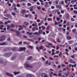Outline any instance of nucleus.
I'll use <instances>...</instances> for the list:
<instances>
[{
    "label": "nucleus",
    "instance_id": "nucleus-1",
    "mask_svg": "<svg viewBox=\"0 0 77 77\" xmlns=\"http://www.w3.org/2000/svg\"><path fill=\"white\" fill-rule=\"evenodd\" d=\"M6 36L5 35H2L0 37V41H3L5 39Z\"/></svg>",
    "mask_w": 77,
    "mask_h": 77
},
{
    "label": "nucleus",
    "instance_id": "nucleus-2",
    "mask_svg": "<svg viewBox=\"0 0 77 77\" xmlns=\"http://www.w3.org/2000/svg\"><path fill=\"white\" fill-rule=\"evenodd\" d=\"M25 66L26 68H32L33 66H30L27 63H26L24 65Z\"/></svg>",
    "mask_w": 77,
    "mask_h": 77
},
{
    "label": "nucleus",
    "instance_id": "nucleus-3",
    "mask_svg": "<svg viewBox=\"0 0 77 77\" xmlns=\"http://www.w3.org/2000/svg\"><path fill=\"white\" fill-rule=\"evenodd\" d=\"M43 48H44V46H42L40 47H39V48L38 47H37V48H36V49H37V50H38V51L39 52V51H40L39 50H42V49H43Z\"/></svg>",
    "mask_w": 77,
    "mask_h": 77
},
{
    "label": "nucleus",
    "instance_id": "nucleus-4",
    "mask_svg": "<svg viewBox=\"0 0 77 77\" xmlns=\"http://www.w3.org/2000/svg\"><path fill=\"white\" fill-rule=\"evenodd\" d=\"M16 35L18 36H21L20 32L19 31H16Z\"/></svg>",
    "mask_w": 77,
    "mask_h": 77
},
{
    "label": "nucleus",
    "instance_id": "nucleus-5",
    "mask_svg": "<svg viewBox=\"0 0 77 77\" xmlns=\"http://www.w3.org/2000/svg\"><path fill=\"white\" fill-rule=\"evenodd\" d=\"M25 17H30L31 18V17H33V16L31 14H26L25 15Z\"/></svg>",
    "mask_w": 77,
    "mask_h": 77
},
{
    "label": "nucleus",
    "instance_id": "nucleus-6",
    "mask_svg": "<svg viewBox=\"0 0 77 77\" xmlns=\"http://www.w3.org/2000/svg\"><path fill=\"white\" fill-rule=\"evenodd\" d=\"M6 74L7 75H8V76H10V77H14V75H13L10 74L8 72H6Z\"/></svg>",
    "mask_w": 77,
    "mask_h": 77
},
{
    "label": "nucleus",
    "instance_id": "nucleus-7",
    "mask_svg": "<svg viewBox=\"0 0 77 77\" xmlns=\"http://www.w3.org/2000/svg\"><path fill=\"white\" fill-rule=\"evenodd\" d=\"M11 53H6L5 54L4 56H5V57H8V56H10V55H11Z\"/></svg>",
    "mask_w": 77,
    "mask_h": 77
},
{
    "label": "nucleus",
    "instance_id": "nucleus-8",
    "mask_svg": "<svg viewBox=\"0 0 77 77\" xmlns=\"http://www.w3.org/2000/svg\"><path fill=\"white\" fill-rule=\"evenodd\" d=\"M42 77H48V76H47V75L45 73H42Z\"/></svg>",
    "mask_w": 77,
    "mask_h": 77
},
{
    "label": "nucleus",
    "instance_id": "nucleus-9",
    "mask_svg": "<svg viewBox=\"0 0 77 77\" xmlns=\"http://www.w3.org/2000/svg\"><path fill=\"white\" fill-rule=\"evenodd\" d=\"M18 26L19 27V28H20L19 29V31L21 29L23 30V26H21L19 25H18Z\"/></svg>",
    "mask_w": 77,
    "mask_h": 77
},
{
    "label": "nucleus",
    "instance_id": "nucleus-10",
    "mask_svg": "<svg viewBox=\"0 0 77 77\" xmlns=\"http://www.w3.org/2000/svg\"><path fill=\"white\" fill-rule=\"evenodd\" d=\"M27 33L29 36H31V35H32V34H33V32H27Z\"/></svg>",
    "mask_w": 77,
    "mask_h": 77
},
{
    "label": "nucleus",
    "instance_id": "nucleus-11",
    "mask_svg": "<svg viewBox=\"0 0 77 77\" xmlns=\"http://www.w3.org/2000/svg\"><path fill=\"white\" fill-rule=\"evenodd\" d=\"M25 50H26V48H20V51H23V50L24 51H25Z\"/></svg>",
    "mask_w": 77,
    "mask_h": 77
},
{
    "label": "nucleus",
    "instance_id": "nucleus-12",
    "mask_svg": "<svg viewBox=\"0 0 77 77\" xmlns=\"http://www.w3.org/2000/svg\"><path fill=\"white\" fill-rule=\"evenodd\" d=\"M65 17L66 19H68L69 17V14L67 13L66 14Z\"/></svg>",
    "mask_w": 77,
    "mask_h": 77
},
{
    "label": "nucleus",
    "instance_id": "nucleus-13",
    "mask_svg": "<svg viewBox=\"0 0 77 77\" xmlns=\"http://www.w3.org/2000/svg\"><path fill=\"white\" fill-rule=\"evenodd\" d=\"M6 45V43L5 42L0 43V45Z\"/></svg>",
    "mask_w": 77,
    "mask_h": 77
},
{
    "label": "nucleus",
    "instance_id": "nucleus-14",
    "mask_svg": "<svg viewBox=\"0 0 77 77\" xmlns=\"http://www.w3.org/2000/svg\"><path fill=\"white\" fill-rule=\"evenodd\" d=\"M14 74L15 75H17V74H20V72H13Z\"/></svg>",
    "mask_w": 77,
    "mask_h": 77
},
{
    "label": "nucleus",
    "instance_id": "nucleus-15",
    "mask_svg": "<svg viewBox=\"0 0 77 77\" xmlns=\"http://www.w3.org/2000/svg\"><path fill=\"white\" fill-rule=\"evenodd\" d=\"M43 32V31H42V30H40L38 31V34L39 35V34H42V33Z\"/></svg>",
    "mask_w": 77,
    "mask_h": 77
},
{
    "label": "nucleus",
    "instance_id": "nucleus-16",
    "mask_svg": "<svg viewBox=\"0 0 77 77\" xmlns=\"http://www.w3.org/2000/svg\"><path fill=\"white\" fill-rule=\"evenodd\" d=\"M33 6H32L30 7L29 9L30 11H31V12H32V11H33Z\"/></svg>",
    "mask_w": 77,
    "mask_h": 77
},
{
    "label": "nucleus",
    "instance_id": "nucleus-17",
    "mask_svg": "<svg viewBox=\"0 0 77 77\" xmlns=\"http://www.w3.org/2000/svg\"><path fill=\"white\" fill-rule=\"evenodd\" d=\"M26 13V11L24 10H22V13L24 15L25 14V13Z\"/></svg>",
    "mask_w": 77,
    "mask_h": 77
},
{
    "label": "nucleus",
    "instance_id": "nucleus-18",
    "mask_svg": "<svg viewBox=\"0 0 77 77\" xmlns=\"http://www.w3.org/2000/svg\"><path fill=\"white\" fill-rule=\"evenodd\" d=\"M77 2V0H75L74 1H72L71 2L72 4H74V3L75 2Z\"/></svg>",
    "mask_w": 77,
    "mask_h": 77
},
{
    "label": "nucleus",
    "instance_id": "nucleus-19",
    "mask_svg": "<svg viewBox=\"0 0 77 77\" xmlns=\"http://www.w3.org/2000/svg\"><path fill=\"white\" fill-rule=\"evenodd\" d=\"M33 34L34 35H39V33H38L37 32L33 33Z\"/></svg>",
    "mask_w": 77,
    "mask_h": 77
},
{
    "label": "nucleus",
    "instance_id": "nucleus-20",
    "mask_svg": "<svg viewBox=\"0 0 77 77\" xmlns=\"http://www.w3.org/2000/svg\"><path fill=\"white\" fill-rule=\"evenodd\" d=\"M32 75L30 74H28L26 75V77H32Z\"/></svg>",
    "mask_w": 77,
    "mask_h": 77
},
{
    "label": "nucleus",
    "instance_id": "nucleus-21",
    "mask_svg": "<svg viewBox=\"0 0 77 77\" xmlns=\"http://www.w3.org/2000/svg\"><path fill=\"white\" fill-rule=\"evenodd\" d=\"M67 39H69V40L71 39V36L69 35L67 37Z\"/></svg>",
    "mask_w": 77,
    "mask_h": 77
},
{
    "label": "nucleus",
    "instance_id": "nucleus-22",
    "mask_svg": "<svg viewBox=\"0 0 77 77\" xmlns=\"http://www.w3.org/2000/svg\"><path fill=\"white\" fill-rule=\"evenodd\" d=\"M24 24L25 25H26V26H28V23H27L26 22H25L24 23Z\"/></svg>",
    "mask_w": 77,
    "mask_h": 77
},
{
    "label": "nucleus",
    "instance_id": "nucleus-23",
    "mask_svg": "<svg viewBox=\"0 0 77 77\" xmlns=\"http://www.w3.org/2000/svg\"><path fill=\"white\" fill-rule=\"evenodd\" d=\"M32 57L31 56H29L28 58H27V60H31Z\"/></svg>",
    "mask_w": 77,
    "mask_h": 77
},
{
    "label": "nucleus",
    "instance_id": "nucleus-24",
    "mask_svg": "<svg viewBox=\"0 0 77 77\" xmlns=\"http://www.w3.org/2000/svg\"><path fill=\"white\" fill-rule=\"evenodd\" d=\"M48 46L50 45V46H51H51H53V45L51 43H49L48 44Z\"/></svg>",
    "mask_w": 77,
    "mask_h": 77
},
{
    "label": "nucleus",
    "instance_id": "nucleus-25",
    "mask_svg": "<svg viewBox=\"0 0 77 77\" xmlns=\"http://www.w3.org/2000/svg\"><path fill=\"white\" fill-rule=\"evenodd\" d=\"M0 29H1V30H3V28H3L4 27L3 25H1L0 26Z\"/></svg>",
    "mask_w": 77,
    "mask_h": 77
},
{
    "label": "nucleus",
    "instance_id": "nucleus-26",
    "mask_svg": "<svg viewBox=\"0 0 77 77\" xmlns=\"http://www.w3.org/2000/svg\"><path fill=\"white\" fill-rule=\"evenodd\" d=\"M62 52H60V53L59 54V56L60 57H62Z\"/></svg>",
    "mask_w": 77,
    "mask_h": 77
},
{
    "label": "nucleus",
    "instance_id": "nucleus-27",
    "mask_svg": "<svg viewBox=\"0 0 77 77\" xmlns=\"http://www.w3.org/2000/svg\"><path fill=\"white\" fill-rule=\"evenodd\" d=\"M57 42H60V40L59 39V38H58L57 39Z\"/></svg>",
    "mask_w": 77,
    "mask_h": 77
},
{
    "label": "nucleus",
    "instance_id": "nucleus-28",
    "mask_svg": "<svg viewBox=\"0 0 77 77\" xmlns=\"http://www.w3.org/2000/svg\"><path fill=\"white\" fill-rule=\"evenodd\" d=\"M43 23V22H42L41 23H38V26H41V24H42Z\"/></svg>",
    "mask_w": 77,
    "mask_h": 77
},
{
    "label": "nucleus",
    "instance_id": "nucleus-29",
    "mask_svg": "<svg viewBox=\"0 0 77 77\" xmlns=\"http://www.w3.org/2000/svg\"><path fill=\"white\" fill-rule=\"evenodd\" d=\"M58 76H60V77H62V74H61V73H58Z\"/></svg>",
    "mask_w": 77,
    "mask_h": 77
},
{
    "label": "nucleus",
    "instance_id": "nucleus-30",
    "mask_svg": "<svg viewBox=\"0 0 77 77\" xmlns=\"http://www.w3.org/2000/svg\"><path fill=\"white\" fill-rule=\"evenodd\" d=\"M10 27H11V26L9 25L7 26V30H9V28H10Z\"/></svg>",
    "mask_w": 77,
    "mask_h": 77
},
{
    "label": "nucleus",
    "instance_id": "nucleus-31",
    "mask_svg": "<svg viewBox=\"0 0 77 77\" xmlns=\"http://www.w3.org/2000/svg\"><path fill=\"white\" fill-rule=\"evenodd\" d=\"M11 26L13 28L15 27V25L13 24H11Z\"/></svg>",
    "mask_w": 77,
    "mask_h": 77
},
{
    "label": "nucleus",
    "instance_id": "nucleus-32",
    "mask_svg": "<svg viewBox=\"0 0 77 77\" xmlns=\"http://www.w3.org/2000/svg\"><path fill=\"white\" fill-rule=\"evenodd\" d=\"M28 47H29V48H31V49H33V47H32V46H28Z\"/></svg>",
    "mask_w": 77,
    "mask_h": 77
},
{
    "label": "nucleus",
    "instance_id": "nucleus-33",
    "mask_svg": "<svg viewBox=\"0 0 77 77\" xmlns=\"http://www.w3.org/2000/svg\"><path fill=\"white\" fill-rule=\"evenodd\" d=\"M55 21V25H57L58 24V23L56 22V21L54 20Z\"/></svg>",
    "mask_w": 77,
    "mask_h": 77
},
{
    "label": "nucleus",
    "instance_id": "nucleus-34",
    "mask_svg": "<svg viewBox=\"0 0 77 77\" xmlns=\"http://www.w3.org/2000/svg\"><path fill=\"white\" fill-rule=\"evenodd\" d=\"M53 75L54 76H56V77H57V74H56L55 73H54Z\"/></svg>",
    "mask_w": 77,
    "mask_h": 77
},
{
    "label": "nucleus",
    "instance_id": "nucleus-35",
    "mask_svg": "<svg viewBox=\"0 0 77 77\" xmlns=\"http://www.w3.org/2000/svg\"><path fill=\"white\" fill-rule=\"evenodd\" d=\"M72 68H74V67H75L76 66V64H75V65H72Z\"/></svg>",
    "mask_w": 77,
    "mask_h": 77
},
{
    "label": "nucleus",
    "instance_id": "nucleus-36",
    "mask_svg": "<svg viewBox=\"0 0 77 77\" xmlns=\"http://www.w3.org/2000/svg\"><path fill=\"white\" fill-rule=\"evenodd\" d=\"M0 24L1 25H3V24H4V23H3V22L1 21L0 22Z\"/></svg>",
    "mask_w": 77,
    "mask_h": 77
},
{
    "label": "nucleus",
    "instance_id": "nucleus-37",
    "mask_svg": "<svg viewBox=\"0 0 77 77\" xmlns=\"http://www.w3.org/2000/svg\"><path fill=\"white\" fill-rule=\"evenodd\" d=\"M16 58V57H13L11 59L12 60H14V59H15Z\"/></svg>",
    "mask_w": 77,
    "mask_h": 77
},
{
    "label": "nucleus",
    "instance_id": "nucleus-38",
    "mask_svg": "<svg viewBox=\"0 0 77 77\" xmlns=\"http://www.w3.org/2000/svg\"><path fill=\"white\" fill-rule=\"evenodd\" d=\"M74 13L76 14H77V11H75V10L73 11Z\"/></svg>",
    "mask_w": 77,
    "mask_h": 77
},
{
    "label": "nucleus",
    "instance_id": "nucleus-39",
    "mask_svg": "<svg viewBox=\"0 0 77 77\" xmlns=\"http://www.w3.org/2000/svg\"><path fill=\"white\" fill-rule=\"evenodd\" d=\"M72 32H73L74 33H75V32H76V30H75V29H73L72 30Z\"/></svg>",
    "mask_w": 77,
    "mask_h": 77
},
{
    "label": "nucleus",
    "instance_id": "nucleus-40",
    "mask_svg": "<svg viewBox=\"0 0 77 77\" xmlns=\"http://www.w3.org/2000/svg\"><path fill=\"white\" fill-rule=\"evenodd\" d=\"M56 7L57 8H61V7H60V6H59V5H57L56 6Z\"/></svg>",
    "mask_w": 77,
    "mask_h": 77
},
{
    "label": "nucleus",
    "instance_id": "nucleus-41",
    "mask_svg": "<svg viewBox=\"0 0 77 77\" xmlns=\"http://www.w3.org/2000/svg\"><path fill=\"white\" fill-rule=\"evenodd\" d=\"M27 5L28 6H31V4L30 3H28L27 4Z\"/></svg>",
    "mask_w": 77,
    "mask_h": 77
},
{
    "label": "nucleus",
    "instance_id": "nucleus-42",
    "mask_svg": "<svg viewBox=\"0 0 77 77\" xmlns=\"http://www.w3.org/2000/svg\"><path fill=\"white\" fill-rule=\"evenodd\" d=\"M42 27L43 30H44L45 29V27L44 26H42Z\"/></svg>",
    "mask_w": 77,
    "mask_h": 77
},
{
    "label": "nucleus",
    "instance_id": "nucleus-43",
    "mask_svg": "<svg viewBox=\"0 0 77 77\" xmlns=\"http://www.w3.org/2000/svg\"><path fill=\"white\" fill-rule=\"evenodd\" d=\"M32 31H33V32H34V31H35V28L34 27L32 29Z\"/></svg>",
    "mask_w": 77,
    "mask_h": 77
},
{
    "label": "nucleus",
    "instance_id": "nucleus-44",
    "mask_svg": "<svg viewBox=\"0 0 77 77\" xmlns=\"http://www.w3.org/2000/svg\"><path fill=\"white\" fill-rule=\"evenodd\" d=\"M10 30H11V31H12V32H15V31L13 29H10Z\"/></svg>",
    "mask_w": 77,
    "mask_h": 77
},
{
    "label": "nucleus",
    "instance_id": "nucleus-45",
    "mask_svg": "<svg viewBox=\"0 0 77 77\" xmlns=\"http://www.w3.org/2000/svg\"><path fill=\"white\" fill-rule=\"evenodd\" d=\"M49 59H50V60H53V59L51 57H49Z\"/></svg>",
    "mask_w": 77,
    "mask_h": 77
},
{
    "label": "nucleus",
    "instance_id": "nucleus-46",
    "mask_svg": "<svg viewBox=\"0 0 77 77\" xmlns=\"http://www.w3.org/2000/svg\"><path fill=\"white\" fill-rule=\"evenodd\" d=\"M69 44H72V41H69Z\"/></svg>",
    "mask_w": 77,
    "mask_h": 77
},
{
    "label": "nucleus",
    "instance_id": "nucleus-47",
    "mask_svg": "<svg viewBox=\"0 0 77 77\" xmlns=\"http://www.w3.org/2000/svg\"><path fill=\"white\" fill-rule=\"evenodd\" d=\"M15 50H16V48H13L12 49V50H13V51H15Z\"/></svg>",
    "mask_w": 77,
    "mask_h": 77
},
{
    "label": "nucleus",
    "instance_id": "nucleus-48",
    "mask_svg": "<svg viewBox=\"0 0 77 77\" xmlns=\"http://www.w3.org/2000/svg\"><path fill=\"white\" fill-rule=\"evenodd\" d=\"M45 63L47 65V64H48V61H46L45 62Z\"/></svg>",
    "mask_w": 77,
    "mask_h": 77
},
{
    "label": "nucleus",
    "instance_id": "nucleus-49",
    "mask_svg": "<svg viewBox=\"0 0 77 77\" xmlns=\"http://www.w3.org/2000/svg\"><path fill=\"white\" fill-rule=\"evenodd\" d=\"M12 15H14V16H15L16 15L15 13H12Z\"/></svg>",
    "mask_w": 77,
    "mask_h": 77
},
{
    "label": "nucleus",
    "instance_id": "nucleus-50",
    "mask_svg": "<svg viewBox=\"0 0 77 77\" xmlns=\"http://www.w3.org/2000/svg\"><path fill=\"white\" fill-rule=\"evenodd\" d=\"M3 63V60H0V63Z\"/></svg>",
    "mask_w": 77,
    "mask_h": 77
},
{
    "label": "nucleus",
    "instance_id": "nucleus-51",
    "mask_svg": "<svg viewBox=\"0 0 77 77\" xmlns=\"http://www.w3.org/2000/svg\"><path fill=\"white\" fill-rule=\"evenodd\" d=\"M66 69L65 68H64L63 69V71H66Z\"/></svg>",
    "mask_w": 77,
    "mask_h": 77
},
{
    "label": "nucleus",
    "instance_id": "nucleus-52",
    "mask_svg": "<svg viewBox=\"0 0 77 77\" xmlns=\"http://www.w3.org/2000/svg\"><path fill=\"white\" fill-rule=\"evenodd\" d=\"M61 14H63L64 13V11L61 10Z\"/></svg>",
    "mask_w": 77,
    "mask_h": 77
},
{
    "label": "nucleus",
    "instance_id": "nucleus-53",
    "mask_svg": "<svg viewBox=\"0 0 77 77\" xmlns=\"http://www.w3.org/2000/svg\"><path fill=\"white\" fill-rule=\"evenodd\" d=\"M62 67H65V65L64 64H62Z\"/></svg>",
    "mask_w": 77,
    "mask_h": 77
},
{
    "label": "nucleus",
    "instance_id": "nucleus-54",
    "mask_svg": "<svg viewBox=\"0 0 77 77\" xmlns=\"http://www.w3.org/2000/svg\"><path fill=\"white\" fill-rule=\"evenodd\" d=\"M68 5H69V4H67V5H66V8H68Z\"/></svg>",
    "mask_w": 77,
    "mask_h": 77
},
{
    "label": "nucleus",
    "instance_id": "nucleus-55",
    "mask_svg": "<svg viewBox=\"0 0 77 77\" xmlns=\"http://www.w3.org/2000/svg\"><path fill=\"white\" fill-rule=\"evenodd\" d=\"M34 38V39H37V37L35 36V37Z\"/></svg>",
    "mask_w": 77,
    "mask_h": 77
},
{
    "label": "nucleus",
    "instance_id": "nucleus-56",
    "mask_svg": "<svg viewBox=\"0 0 77 77\" xmlns=\"http://www.w3.org/2000/svg\"><path fill=\"white\" fill-rule=\"evenodd\" d=\"M17 7H20V5L19 4H17Z\"/></svg>",
    "mask_w": 77,
    "mask_h": 77
},
{
    "label": "nucleus",
    "instance_id": "nucleus-57",
    "mask_svg": "<svg viewBox=\"0 0 77 77\" xmlns=\"http://www.w3.org/2000/svg\"><path fill=\"white\" fill-rule=\"evenodd\" d=\"M48 3L49 4V5H51L52 2H51L50 1L48 2Z\"/></svg>",
    "mask_w": 77,
    "mask_h": 77
},
{
    "label": "nucleus",
    "instance_id": "nucleus-58",
    "mask_svg": "<svg viewBox=\"0 0 77 77\" xmlns=\"http://www.w3.org/2000/svg\"><path fill=\"white\" fill-rule=\"evenodd\" d=\"M76 6H77V5H76V4H75L74 5V8H75V7H76Z\"/></svg>",
    "mask_w": 77,
    "mask_h": 77
},
{
    "label": "nucleus",
    "instance_id": "nucleus-59",
    "mask_svg": "<svg viewBox=\"0 0 77 77\" xmlns=\"http://www.w3.org/2000/svg\"><path fill=\"white\" fill-rule=\"evenodd\" d=\"M57 14H58V15H59V14H60V12L59 11H57Z\"/></svg>",
    "mask_w": 77,
    "mask_h": 77
},
{
    "label": "nucleus",
    "instance_id": "nucleus-60",
    "mask_svg": "<svg viewBox=\"0 0 77 77\" xmlns=\"http://www.w3.org/2000/svg\"><path fill=\"white\" fill-rule=\"evenodd\" d=\"M54 54H55V53L54 52H53L52 54H51V55H52V56L53 55H54Z\"/></svg>",
    "mask_w": 77,
    "mask_h": 77
},
{
    "label": "nucleus",
    "instance_id": "nucleus-61",
    "mask_svg": "<svg viewBox=\"0 0 77 77\" xmlns=\"http://www.w3.org/2000/svg\"><path fill=\"white\" fill-rule=\"evenodd\" d=\"M51 9H54V7L53 6H51Z\"/></svg>",
    "mask_w": 77,
    "mask_h": 77
},
{
    "label": "nucleus",
    "instance_id": "nucleus-62",
    "mask_svg": "<svg viewBox=\"0 0 77 77\" xmlns=\"http://www.w3.org/2000/svg\"><path fill=\"white\" fill-rule=\"evenodd\" d=\"M41 38H38V41H41Z\"/></svg>",
    "mask_w": 77,
    "mask_h": 77
},
{
    "label": "nucleus",
    "instance_id": "nucleus-63",
    "mask_svg": "<svg viewBox=\"0 0 77 77\" xmlns=\"http://www.w3.org/2000/svg\"><path fill=\"white\" fill-rule=\"evenodd\" d=\"M58 68H60V65H59L58 66Z\"/></svg>",
    "mask_w": 77,
    "mask_h": 77
},
{
    "label": "nucleus",
    "instance_id": "nucleus-64",
    "mask_svg": "<svg viewBox=\"0 0 77 77\" xmlns=\"http://www.w3.org/2000/svg\"><path fill=\"white\" fill-rule=\"evenodd\" d=\"M75 51H77V48H75Z\"/></svg>",
    "mask_w": 77,
    "mask_h": 77
}]
</instances>
